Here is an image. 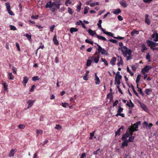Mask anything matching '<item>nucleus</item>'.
I'll list each match as a JSON object with an SVG mask.
<instances>
[{
    "label": "nucleus",
    "mask_w": 158,
    "mask_h": 158,
    "mask_svg": "<svg viewBox=\"0 0 158 158\" xmlns=\"http://www.w3.org/2000/svg\"><path fill=\"white\" fill-rule=\"evenodd\" d=\"M139 34V32L138 31H136L135 30H134L131 33V35L132 36H135V34H136L138 35Z\"/></svg>",
    "instance_id": "c756f323"
},
{
    "label": "nucleus",
    "mask_w": 158,
    "mask_h": 158,
    "mask_svg": "<svg viewBox=\"0 0 158 158\" xmlns=\"http://www.w3.org/2000/svg\"><path fill=\"white\" fill-rule=\"evenodd\" d=\"M70 31L71 33H72L74 32H77L78 31V29L75 28H71L70 29Z\"/></svg>",
    "instance_id": "e433bc0d"
},
{
    "label": "nucleus",
    "mask_w": 158,
    "mask_h": 158,
    "mask_svg": "<svg viewBox=\"0 0 158 158\" xmlns=\"http://www.w3.org/2000/svg\"><path fill=\"white\" fill-rule=\"evenodd\" d=\"M109 41H110V42H112L113 43H117L118 42V41L117 40H114V39H110L109 40Z\"/></svg>",
    "instance_id": "13d9d810"
},
{
    "label": "nucleus",
    "mask_w": 158,
    "mask_h": 158,
    "mask_svg": "<svg viewBox=\"0 0 158 158\" xmlns=\"http://www.w3.org/2000/svg\"><path fill=\"white\" fill-rule=\"evenodd\" d=\"M121 130L119 128L117 132H116L115 133V135H120Z\"/></svg>",
    "instance_id": "774afa93"
},
{
    "label": "nucleus",
    "mask_w": 158,
    "mask_h": 158,
    "mask_svg": "<svg viewBox=\"0 0 158 158\" xmlns=\"http://www.w3.org/2000/svg\"><path fill=\"white\" fill-rule=\"evenodd\" d=\"M150 39L152 40H153V41L155 42L158 41V33L156 32H154Z\"/></svg>",
    "instance_id": "39448f33"
},
{
    "label": "nucleus",
    "mask_w": 158,
    "mask_h": 158,
    "mask_svg": "<svg viewBox=\"0 0 158 158\" xmlns=\"http://www.w3.org/2000/svg\"><path fill=\"white\" fill-rule=\"evenodd\" d=\"M121 12V10L119 8L114 9L113 11V13L115 15H117Z\"/></svg>",
    "instance_id": "aec40b11"
},
{
    "label": "nucleus",
    "mask_w": 158,
    "mask_h": 158,
    "mask_svg": "<svg viewBox=\"0 0 158 158\" xmlns=\"http://www.w3.org/2000/svg\"><path fill=\"white\" fill-rule=\"evenodd\" d=\"M18 127L20 129H23L25 127V125L23 124H20L19 125Z\"/></svg>",
    "instance_id": "8fccbe9b"
},
{
    "label": "nucleus",
    "mask_w": 158,
    "mask_h": 158,
    "mask_svg": "<svg viewBox=\"0 0 158 158\" xmlns=\"http://www.w3.org/2000/svg\"><path fill=\"white\" fill-rule=\"evenodd\" d=\"M145 22L148 25L151 24V21L149 18V15L148 14H146L145 15Z\"/></svg>",
    "instance_id": "6e6552de"
},
{
    "label": "nucleus",
    "mask_w": 158,
    "mask_h": 158,
    "mask_svg": "<svg viewBox=\"0 0 158 158\" xmlns=\"http://www.w3.org/2000/svg\"><path fill=\"white\" fill-rule=\"evenodd\" d=\"M12 70L13 71V73L16 74V71H17L16 68H15L14 66H13L12 68Z\"/></svg>",
    "instance_id": "bf43d9fd"
},
{
    "label": "nucleus",
    "mask_w": 158,
    "mask_h": 158,
    "mask_svg": "<svg viewBox=\"0 0 158 158\" xmlns=\"http://www.w3.org/2000/svg\"><path fill=\"white\" fill-rule=\"evenodd\" d=\"M146 43H147L148 46L150 47L151 49L154 51L155 48L154 47H155V42L148 40L146 41Z\"/></svg>",
    "instance_id": "f03ea898"
},
{
    "label": "nucleus",
    "mask_w": 158,
    "mask_h": 158,
    "mask_svg": "<svg viewBox=\"0 0 158 158\" xmlns=\"http://www.w3.org/2000/svg\"><path fill=\"white\" fill-rule=\"evenodd\" d=\"M9 77V79L11 80H13L14 78V77L12 75V73H8Z\"/></svg>",
    "instance_id": "473e14b6"
},
{
    "label": "nucleus",
    "mask_w": 158,
    "mask_h": 158,
    "mask_svg": "<svg viewBox=\"0 0 158 158\" xmlns=\"http://www.w3.org/2000/svg\"><path fill=\"white\" fill-rule=\"evenodd\" d=\"M43 133V131L42 130H36V133L38 135L39 134L41 135Z\"/></svg>",
    "instance_id": "49530a36"
},
{
    "label": "nucleus",
    "mask_w": 158,
    "mask_h": 158,
    "mask_svg": "<svg viewBox=\"0 0 158 158\" xmlns=\"http://www.w3.org/2000/svg\"><path fill=\"white\" fill-rule=\"evenodd\" d=\"M100 150V148H98L97 151H94L93 154L95 155H97L98 154V152Z\"/></svg>",
    "instance_id": "e2e57ef3"
},
{
    "label": "nucleus",
    "mask_w": 158,
    "mask_h": 158,
    "mask_svg": "<svg viewBox=\"0 0 158 158\" xmlns=\"http://www.w3.org/2000/svg\"><path fill=\"white\" fill-rule=\"evenodd\" d=\"M124 50V52L126 54L129 56H131L132 54V51L130 49H128V48L126 47L125 46H123V47H121Z\"/></svg>",
    "instance_id": "423d86ee"
},
{
    "label": "nucleus",
    "mask_w": 158,
    "mask_h": 158,
    "mask_svg": "<svg viewBox=\"0 0 158 158\" xmlns=\"http://www.w3.org/2000/svg\"><path fill=\"white\" fill-rule=\"evenodd\" d=\"M55 26L54 25H53L50 28V31L52 32H53V30L54 29Z\"/></svg>",
    "instance_id": "0e129e2a"
},
{
    "label": "nucleus",
    "mask_w": 158,
    "mask_h": 158,
    "mask_svg": "<svg viewBox=\"0 0 158 158\" xmlns=\"http://www.w3.org/2000/svg\"><path fill=\"white\" fill-rule=\"evenodd\" d=\"M55 128L56 129L60 130L62 128V127L59 124H56V127H55Z\"/></svg>",
    "instance_id": "3c124183"
},
{
    "label": "nucleus",
    "mask_w": 158,
    "mask_h": 158,
    "mask_svg": "<svg viewBox=\"0 0 158 158\" xmlns=\"http://www.w3.org/2000/svg\"><path fill=\"white\" fill-rule=\"evenodd\" d=\"M140 123V122H137L136 123H134L133 126L132 127L133 128H134V129H137L138 127V125L139 123Z\"/></svg>",
    "instance_id": "bb28decb"
},
{
    "label": "nucleus",
    "mask_w": 158,
    "mask_h": 158,
    "mask_svg": "<svg viewBox=\"0 0 158 158\" xmlns=\"http://www.w3.org/2000/svg\"><path fill=\"white\" fill-rule=\"evenodd\" d=\"M53 41L55 45H57L59 44L58 41L57 39L56 35V34L54 35L53 38Z\"/></svg>",
    "instance_id": "9b49d317"
},
{
    "label": "nucleus",
    "mask_w": 158,
    "mask_h": 158,
    "mask_svg": "<svg viewBox=\"0 0 158 158\" xmlns=\"http://www.w3.org/2000/svg\"><path fill=\"white\" fill-rule=\"evenodd\" d=\"M53 6L52 3L51 1H50L48 2L45 6L46 8H51Z\"/></svg>",
    "instance_id": "ddd939ff"
},
{
    "label": "nucleus",
    "mask_w": 158,
    "mask_h": 158,
    "mask_svg": "<svg viewBox=\"0 0 158 158\" xmlns=\"http://www.w3.org/2000/svg\"><path fill=\"white\" fill-rule=\"evenodd\" d=\"M147 49V48L146 47L145 45L144 44H142V48L141 49V51L143 52L144 51Z\"/></svg>",
    "instance_id": "a878e982"
},
{
    "label": "nucleus",
    "mask_w": 158,
    "mask_h": 158,
    "mask_svg": "<svg viewBox=\"0 0 158 158\" xmlns=\"http://www.w3.org/2000/svg\"><path fill=\"white\" fill-rule=\"evenodd\" d=\"M97 38L99 40H102L103 41L107 40L106 39L105 37L102 36H100L98 35H97Z\"/></svg>",
    "instance_id": "393cba45"
},
{
    "label": "nucleus",
    "mask_w": 158,
    "mask_h": 158,
    "mask_svg": "<svg viewBox=\"0 0 158 158\" xmlns=\"http://www.w3.org/2000/svg\"><path fill=\"white\" fill-rule=\"evenodd\" d=\"M101 60L102 62H104V63L105 64L106 66H108V63L107 61L105 59H103V58H101Z\"/></svg>",
    "instance_id": "de8ad7c7"
},
{
    "label": "nucleus",
    "mask_w": 158,
    "mask_h": 158,
    "mask_svg": "<svg viewBox=\"0 0 158 158\" xmlns=\"http://www.w3.org/2000/svg\"><path fill=\"white\" fill-rule=\"evenodd\" d=\"M140 105L141 107L143 110L146 112L148 111V109L145 104L143 103H141Z\"/></svg>",
    "instance_id": "f3484780"
},
{
    "label": "nucleus",
    "mask_w": 158,
    "mask_h": 158,
    "mask_svg": "<svg viewBox=\"0 0 158 158\" xmlns=\"http://www.w3.org/2000/svg\"><path fill=\"white\" fill-rule=\"evenodd\" d=\"M114 35H113L112 37H113L114 38L118 39V40H123L124 39V38L123 37L118 36L117 37H114L113 36Z\"/></svg>",
    "instance_id": "864d4df0"
},
{
    "label": "nucleus",
    "mask_w": 158,
    "mask_h": 158,
    "mask_svg": "<svg viewBox=\"0 0 158 158\" xmlns=\"http://www.w3.org/2000/svg\"><path fill=\"white\" fill-rule=\"evenodd\" d=\"M127 72L129 73L131 75V76H133L134 75V73H132L131 70H130L129 68L128 67H127Z\"/></svg>",
    "instance_id": "37998d69"
},
{
    "label": "nucleus",
    "mask_w": 158,
    "mask_h": 158,
    "mask_svg": "<svg viewBox=\"0 0 158 158\" xmlns=\"http://www.w3.org/2000/svg\"><path fill=\"white\" fill-rule=\"evenodd\" d=\"M152 89H145V93L147 95H149L150 94L149 92H152Z\"/></svg>",
    "instance_id": "72a5a7b5"
},
{
    "label": "nucleus",
    "mask_w": 158,
    "mask_h": 158,
    "mask_svg": "<svg viewBox=\"0 0 158 158\" xmlns=\"http://www.w3.org/2000/svg\"><path fill=\"white\" fill-rule=\"evenodd\" d=\"M8 11V13L10 15H14V13L11 11L10 10H10H7Z\"/></svg>",
    "instance_id": "338daca9"
},
{
    "label": "nucleus",
    "mask_w": 158,
    "mask_h": 158,
    "mask_svg": "<svg viewBox=\"0 0 158 158\" xmlns=\"http://www.w3.org/2000/svg\"><path fill=\"white\" fill-rule=\"evenodd\" d=\"M153 124L152 123H150L149 124L147 122H144L143 124V126L144 128L147 129L148 127L150 129L152 126Z\"/></svg>",
    "instance_id": "0eeeda50"
},
{
    "label": "nucleus",
    "mask_w": 158,
    "mask_h": 158,
    "mask_svg": "<svg viewBox=\"0 0 158 158\" xmlns=\"http://www.w3.org/2000/svg\"><path fill=\"white\" fill-rule=\"evenodd\" d=\"M146 59L147 60H148V62H150L151 61V56L149 52H148L146 54Z\"/></svg>",
    "instance_id": "c85d7f7f"
},
{
    "label": "nucleus",
    "mask_w": 158,
    "mask_h": 158,
    "mask_svg": "<svg viewBox=\"0 0 158 158\" xmlns=\"http://www.w3.org/2000/svg\"><path fill=\"white\" fill-rule=\"evenodd\" d=\"M122 48H119V49L121 50V51H122L123 55L124 56V57H127V54H126L125 52H124V50L122 49Z\"/></svg>",
    "instance_id": "2f4dec72"
},
{
    "label": "nucleus",
    "mask_w": 158,
    "mask_h": 158,
    "mask_svg": "<svg viewBox=\"0 0 158 158\" xmlns=\"http://www.w3.org/2000/svg\"><path fill=\"white\" fill-rule=\"evenodd\" d=\"M120 5L123 6L124 8L126 7L127 5L126 3V2L125 1H123L120 2Z\"/></svg>",
    "instance_id": "5701e85b"
},
{
    "label": "nucleus",
    "mask_w": 158,
    "mask_h": 158,
    "mask_svg": "<svg viewBox=\"0 0 158 158\" xmlns=\"http://www.w3.org/2000/svg\"><path fill=\"white\" fill-rule=\"evenodd\" d=\"M116 61V58L115 57H113L111 59L110 63L113 65L114 66L115 64V62Z\"/></svg>",
    "instance_id": "a211bd4d"
},
{
    "label": "nucleus",
    "mask_w": 158,
    "mask_h": 158,
    "mask_svg": "<svg viewBox=\"0 0 158 158\" xmlns=\"http://www.w3.org/2000/svg\"><path fill=\"white\" fill-rule=\"evenodd\" d=\"M39 17V16L38 15H35V16L32 15L31 18L32 19H37Z\"/></svg>",
    "instance_id": "6e6d98bb"
},
{
    "label": "nucleus",
    "mask_w": 158,
    "mask_h": 158,
    "mask_svg": "<svg viewBox=\"0 0 158 158\" xmlns=\"http://www.w3.org/2000/svg\"><path fill=\"white\" fill-rule=\"evenodd\" d=\"M70 0H66L65 2V4L66 6H68V3L70 4L72 3V2L71 1H69Z\"/></svg>",
    "instance_id": "052dcab7"
},
{
    "label": "nucleus",
    "mask_w": 158,
    "mask_h": 158,
    "mask_svg": "<svg viewBox=\"0 0 158 158\" xmlns=\"http://www.w3.org/2000/svg\"><path fill=\"white\" fill-rule=\"evenodd\" d=\"M28 80V78L26 76L23 77V79L22 81V83L23 84L24 86H26V84Z\"/></svg>",
    "instance_id": "4468645a"
},
{
    "label": "nucleus",
    "mask_w": 158,
    "mask_h": 158,
    "mask_svg": "<svg viewBox=\"0 0 158 158\" xmlns=\"http://www.w3.org/2000/svg\"><path fill=\"white\" fill-rule=\"evenodd\" d=\"M3 88L4 89V90H6L7 89V87L8 85H7V84L6 83V82H4L3 83Z\"/></svg>",
    "instance_id": "a18cd8bd"
},
{
    "label": "nucleus",
    "mask_w": 158,
    "mask_h": 158,
    "mask_svg": "<svg viewBox=\"0 0 158 158\" xmlns=\"http://www.w3.org/2000/svg\"><path fill=\"white\" fill-rule=\"evenodd\" d=\"M92 60H87L86 65L87 66H89L91 65Z\"/></svg>",
    "instance_id": "79ce46f5"
},
{
    "label": "nucleus",
    "mask_w": 158,
    "mask_h": 158,
    "mask_svg": "<svg viewBox=\"0 0 158 158\" xmlns=\"http://www.w3.org/2000/svg\"><path fill=\"white\" fill-rule=\"evenodd\" d=\"M100 58V55H98L97 56L95 57V58H94V62L96 63H98V61L99 60Z\"/></svg>",
    "instance_id": "cd10ccee"
},
{
    "label": "nucleus",
    "mask_w": 158,
    "mask_h": 158,
    "mask_svg": "<svg viewBox=\"0 0 158 158\" xmlns=\"http://www.w3.org/2000/svg\"><path fill=\"white\" fill-rule=\"evenodd\" d=\"M88 31L89 33L92 36H94V35H95L97 36V35H98L95 31H93L90 29H89Z\"/></svg>",
    "instance_id": "dca6fc26"
},
{
    "label": "nucleus",
    "mask_w": 158,
    "mask_h": 158,
    "mask_svg": "<svg viewBox=\"0 0 158 158\" xmlns=\"http://www.w3.org/2000/svg\"><path fill=\"white\" fill-rule=\"evenodd\" d=\"M15 149H12L10 153L9 154V156L11 157L14 156L15 154Z\"/></svg>",
    "instance_id": "c9c22d12"
},
{
    "label": "nucleus",
    "mask_w": 158,
    "mask_h": 158,
    "mask_svg": "<svg viewBox=\"0 0 158 158\" xmlns=\"http://www.w3.org/2000/svg\"><path fill=\"white\" fill-rule=\"evenodd\" d=\"M39 79H40L39 78V77L38 76H34L32 78V80L33 81L39 80Z\"/></svg>",
    "instance_id": "4c0bfd02"
},
{
    "label": "nucleus",
    "mask_w": 158,
    "mask_h": 158,
    "mask_svg": "<svg viewBox=\"0 0 158 158\" xmlns=\"http://www.w3.org/2000/svg\"><path fill=\"white\" fill-rule=\"evenodd\" d=\"M141 75L140 74H139L137 77L136 80V83L137 84H138L140 80V79Z\"/></svg>",
    "instance_id": "7c9ffc66"
},
{
    "label": "nucleus",
    "mask_w": 158,
    "mask_h": 158,
    "mask_svg": "<svg viewBox=\"0 0 158 158\" xmlns=\"http://www.w3.org/2000/svg\"><path fill=\"white\" fill-rule=\"evenodd\" d=\"M118 103V101L117 100H116L113 103V106L114 107L116 106L117 105V104Z\"/></svg>",
    "instance_id": "680f3d73"
},
{
    "label": "nucleus",
    "mask_w": 158,
    "mask_h": 158,
    "mask_svg": "<svg viewBox=\"0 0 158 158\" xmlns=\"http://www.w3.org/2000/svg\"><path fill=\"white\" fill-rule=\"evenodd\" d=\"M25 36L27 37L28 40L29 41H31V35H29L28 34H26L25 35Z\"/></svg>",
    "instance_id": "58836bf2"
},
{
    "label": "nucleus",
    "mask_w": 158,
    "mask_h": 158,
    "mask_svg": "<svg viewBox=\"0 0 158 158\" xmlns=\"http://www.w3.org/2000/svg\"><path fill=\"white\" fill-rule=\"evenodd\" d=\"M134 139V137L133 136H131L129 137L128 140H127V141L128 142H132L133 141Z\"/></svg>",
    "instance_id": "a19ab883"
},
{
    "label": "nucleus",
    "mask_w": 158,
    "mask_h": 158,
    "mask_svg": "<svg viewBox=\"0 0 158 158\" xmlns=\"http://www.w3.org/2000/svg\"><path fill=\"white\" fill-rule=\"evenodd\" d=\"M97 25L98 26V27L99 28H100L101 29V30L102 31L103 33L107 35L110 36H113V34L111 32H106L105 31V30L102 27V26L101 24H98Z\"/></svg>",
    "instance_id": "7ed1b4c3"
},
{
    "label": "nucleus",
    "mask_w": 158,
    "mask_h": 158,
    "mask_svg": "<svg viewBox=\"0 0 158 158\" xmlns=\"http://www.w3.org/2000/svg\"><path fill=\"white\" fill-rule=\"evenodd\" d=\"M138 91L142 96H143L144 95V94L142 92V89L141 88H140V89H138Z\"/></svg>",
    "instance_id": "5fc2aeb1"
},
{
    "label": "nucleus",
    "mask_w": 158,
    "mask_h": 158,
    "mask_svg": "<svg viewBox=\"0 0 158 158\" xmlns=\"http://www.w3.org/2000/svg\"><path fill=\"white\" fill-rule=\"evenodd\" d=\"M129 102H129H127L126 105L130 107H134V104L131 101V100H130Z\"/></svg>",
    "instance_id": "2eb2a0df"
},
{
    "label": "nucleus",
    "mask_w": 158,
    "mask_h": 158,
    "mask_svg": "<svg viewBox=\"0 0 158 158\" xmlns=\"http://www.w3.org/2000/svg\"><path fill=\"white\" fill-rule=\"evenodd\" d=\"M128 142L127 141V140H125L124 142L122 143L121 148H124L125 146H127L128 145Z\"/></svg>",
    "instance_id": "6ab92c4d"
},
{
    "label": "nucleus",
    "mask_w": 158,
    "mask_h": 158,
    "mask_svg": "<svg viewBox=\"0 0 158 158\" xmlns=\"http://www.w3.org/2000/svg\"><path fill=\"white\" fill-rule=\"evenodd\" d=\"M96 44L97 46L98 47V48L97 49V50L99 52H101V54L102 55H105L106 56L108 55V52L104 49L102 48L101 47L97 44Z\"/></svg>",
    "instance_id": "f257e3e1"
},
{
    "label": "nucleus",
    "mask_w": 158,
    "mask_h": 158,
    "mask_svg": "<svg viewBox=\"0 0 158 158\" xmlns=\"http://www.w3.org/2000/svg\"><path fill=\"white\" fill-rule=\"evenodd\" d=\"M138 130V129H134V128H133L132 127L130 128H129V132H133L135 131H137Z\"/></svg>",
    "instance_id": "ea45409f"
},
{
    "label": "nucleus",
    "mask_w": 158,
    "mask_h": 158,
    "mask_svg": "<svg viewBox=\"0 0 158 158\" xmlns=\"http://www.w3.org/2000/svg\"><path fill=\"white\" fill-rule=\"evenodd\" d=\"M68 12L71 15H72L73 13L72 9L69 7L68 8Z\"/></svg>",
    "instance_id": "69168bd1"
},
{
    "label": "nucleus",
    "mask_w": 158,
    "mask_h": 158,
    "mask_svg": "<svg viewBox=\"0 0 158 158\" xmlns=\"http://www.w3.org/2000/svg\"><path fill=\"white\" fill-rule=\"evenodd\" d=\"M123 108L121 107L120 106L119 107L118 109V110L117 113H121V112H122L123 111Z\"/></svg>",
    "instance_id": "c03bdc74"
},
{
    "label": "nucleus",
    "mask_w": 158,
    "mask_h": 158,
    "mask_svg": "<svg viewBox=\"0 0 158 158\" xmlns=\"http://www.w3.org/2000/svg\"><path fill=\"white\" fill-rule=\"evenodd\" d=\"M122 77L121 75H119L118 77H115V84H117L119 85L120 84V79L122 78Z\"/></svg>",
    "instance_id": "1a4fd4ad"
},
{
    "label": "nucleus",
    "mask_w": 158,
    "mask_h": 158,
    "mask_svg": "<svg viewBox=\"0 0 158 158\" xmlns=\"http://www.w3.org/2000/svg\"><path fill=\"white\" fill-rule=\"evenodd\" d=\"M95 83L96 85H99L100 83V80L98 78V77L97 76V73H95Z\"/></svg>",
    "instance_id": "f8f14e48"
},
{
    "label": "nucleus",
    "mask_w": 158,
    "mask_h": 158,
    "mask_svg": "<svg viewBox=\"0 0 158 158\" xmlns=\"http://www.w3.org/2000/svg\"><path fill=\"white\" fill-rule=\"evenodd\" d=\"M107 98L109 99H113V95L111 93H109L108 94L107 96Z\"/></svg>",
    "instance_id": "09e8293b"
},
{
    "label": "nucleus",
    "mask_w": 158,
    "mask_h": 158,
    "mask_svg": "<svg viewBox=\"0 0 158 158\" xmlns=\"http://www.w3.org/2000/svg\"><path fill=\"white\" fill-rule=\"evenodd\" d=\"M62 106L64 107H66L67 106H69V104L66 102H65L64 103H62Z\"/></svg>",
    "instance_id": "603ef678"
},
{
    "label": "nucleus",
    "mask_w": 158,
    "mask_h": 158,
    "mask_svg": "<svg viewBox=\"0 0 158 158\" xmlns=\"http://www.w3.org/2000/svg\"><path fill=\"white\" fill-rule=\"evenodd\" d=\"M152 68V67L151 66L146 65L141 70L142 73L144 74L146 73H148Z\"/></svg>",
    "instance_id": "20e7f679"
},
{
    "label": "nucleus",
    "mask_w": 158,
    "mask_h": 158,
    "mask_svg": "<svg viewBox=\"0 0 158 158\" xmlns=\"http://www.w3.org/2000/svg\"><path fill=\"white\" fill-rule=\"evenodd\" d=\"M10 29L11 30H16L17 29L16 27L14 26L10 25Z\"/></svg>",
    "instance_id": "4d7b16f0"
},
{
    "label": "nucleus",
    "mask_w": 158,
    "mask_h": 158,
    "mask_svg": "<svg viewBox=\"0 0 158 158\" xmlns=\"http://www.w3.org/2000/svg\"><path fill=\"white\" fill-rule=\"evenodd\" d=\"M97 38L99 40H102L103 41L107 40L106 39L105 37L102 36H100L98 35H97Z\"/></svg>",
    "instance_id": "b1692460"
},
{
    "label": "nucleus",
    "mask_w": 158,
    "mask_h": 158,
    "mask_svg": "<svg viewBox=\"0 0 158 158\" xmlns=\"http://www.w3.org/2000/svg\"><path fill=\"white\" fill-rule=\"evenodd\" d=\"M130 136V135H129L128 132H126V133L124 134L122 138L121 139L122 140H123L124 139H125L126 138H128V137Z\"/></svg>",
    "instance_id": "4be33fe9"
},
{
    "label": "nucleus",
    "mask_w": 158,
    "mask_h": 158,
    "mask_svg": "<svg viewBox=\"0 0 158 158\" xmlns=\"http://www.w3.org/2000/svg\"><path fill=\"white\" fill-rule=\"evenodd\" d=\"M5 5L6 8L7 10H10V3L9 2H6L5 3Z\"/></svg>",
    "instance_id": "f704fd0d"
},
{
    "label": "nucleus",
    "mask_w": 158,
    "mask_h": 158,
    "mask_svg": "<svg viewBox=\"0 0 158 158\" xmlns=\"http://www.w3.org/2000/svg\"><path fill=\"white\" fill-rule=\"evenodd\" d=\"M53 6H54L57 9H59L60 8V3H56L55 2H52Z\"/></svg>",
    "instance_id": "412c9836"
},
{
    "label": "nucleus",
    "mask_w": 158,
    "mask_h": 158,
    "mask_svg": "<svg viewBox=\"0 0 158 158\" xmlns=\"http://www.w3.org/2000/svg\"><path fill=\"white\" fill-rule=\"evenodd\" d=\"M34 102L35 101L34 100H29L27 102L28 104L27 109H29L32 106Z\"/></svg>",
    "instance_id": "9d476101"
}]
</instances>
